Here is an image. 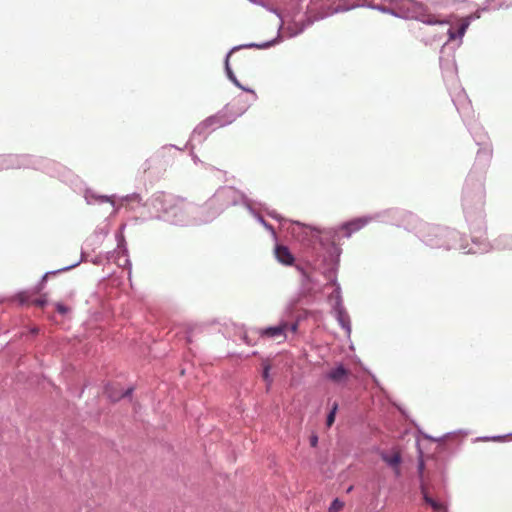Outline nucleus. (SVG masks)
<instances>
[{
	"mask_svg": "<svg viewBox=\"0 0 512 512\" xmlns=\"http://www.w3.org/2000/svg\"><path fill=\"white\" fill-rule=\"evenodd\" d=\"M55 307L56 310L61 314H65L69 311V308L63 305L62 303H56Z\"/></svg>",
	"mask_w": 512,
	"mask_h": 512,
	"instance_id": "2eb2a0df",
	"label": "nucleus"
},
{
	"mask_svg": "<svg viewBox=\"0 0 512 512\" xmlns=\"http://www.w3.org/2000/svg\"><path fill=\"white\" fill-rule=\"evenodd\" d=\"M382 460L395 470V474H400L399 464L401 463V455L398 451L392 454L381 453Z\"/></svg>",
	"mask_w": 512,
	"mask_h": 512,
	"instance_id": "6e6552de",
	"label": "nucleus"
},
{
	"mask_svg": "<svg viewBox=\"0 0 512 512\" xmlns=\"http://www.w3.org/2000/svg\"><path fill=\"white\" fill-rule=\"evenodd\" d=\"M449 37L451 40L455 39L456 38L455 32H453L452 30H449Z\"/></svg>",
	"mask_w": 512,
	"mask_h": 512,
	"instance_id": "6ab92c4d",
	"label": "nucleus"
},
{
	"mask_svg": "<svg viewBox=\"0 0 512 512\" xmlns=\"http://www.w3.org/2000/svg\"><path fill=\"white\" fill-rule=\"evenodd\" d=\"M343 507L344 503L339 499H335L329 508V512H339L343 509Z\"/></svg>",
	"mask_w": 512,
	"mask_h": 512,
	"instance_id": "9b49d317",
	"label": "nucleus"
},
{
	"mask_svg": "<svg viewBox=\"0 0 512 512\" xmlns=\"http://www.w3.org/2000/svg\"><path fill=\"white\" fill-rule=\"evenodd\" d=\"M421 491H422L425 503L428 504L429 506H431V508L435 512H447V508L443 503L434 500L432 497H430L428 495L426 488L423 484L421 486Z\"/></svg>",
	"mask_w": 512,
	"mask_h": 512,
	"instance_id": "1a4fd4ad",
	"label": "nucleus"
},
{
	"mask_svg": "<svg viewBox=\"0 0 512 512\" xmlns=\"http://www.w3.org/2000/svg\"><path fill=\"white\" fill-rule=\"evenodd\" d=\"M317 443H318V437L316 435H313L310 438V444L312 447H316Z\"/></svg>",
	"mask_w": 512,
	"mask_h": 512,
	"instance_id": "f3484780",
	"label": "nucleus"
},
{
	"mask_svg": "<svg viewBox=\"0 0 512 512\" xmlns=\"http://www.w3.org/2000/svg\"><path fill=\"white\" fill-rule=\"evenodd\" d=\"M226 70H227V73H228V76L229 78L240 88H242V86L240 85V83L238 82V80L233 76V73L232 71L230 70L229 66H228V59L226 60Z\"/></svg>",
	"mask_w": 512,
	"mask_h": 512,
	"instance_id": "ddd939ff",
	"label": "nucleus"
},
{
	"mask_svg": "<svg viewBox=\"0 0 512 512\" xmlns=\"http://www.w3.org/2000/svg\"><path fill=\"white\" fill-rule=\"evenodd\" d=\"M274 253H275L276 259L283 265H287V266L293 265L295 258L292 255V253L290 252L288 247L278 244L275 247Z\"/></svg>",
	"mask_w": 512,
	"mask_h": 512,
	"instance_id": "423d86ee",
	"label": "nucleus"
},
{
	"mask_svg": "<svg viewBox=\"0 0 512 512\" xmlns=\"http://www.w3.org/2000/svg\"><path fill=\"white\" fill-rule=\"evenodd\" d=\"M366 224V221L363 219H354L352 221H349L345 224H343L340 228L341 232H343V235L346 237H350L352 233L359 231L361 228H363Z\"/></svg>",
	"mask_w": 512,
	"mask_h": 512,
	"instance_id": "0eeeda50",
	"label": "nucleus"
},
{
	"mask_svg": "<svg viewBox=\"0 0 512 512\" xmlns=\"http://www.w3.org/2000/svg\"><path fill=\"white\" fill-rule=\"evenodd\" d=\"M396 7L405 18L416 19L429 25L447 23L430 14L424 4L415 0H399Z\"/></svg>",
	"mask_w": 512,
	"mask_h": 512,
	"instance_id": "f257e3e1",
	"label": "nucleus"
},
{
	"mask_svg": "<svg viewBox=\"0 0 512 512\" xmlns=\"http://www.w3.org/2000/svg\"><path fill=\"white\" fill-rule=\"evenodd\" d=\"M338 409V404L337 403H334L330 413L328 414L327 416V419H326V424L328 427H331L335 421V416H336V411Z\"/></svg>",
	"mask_w": 512,
	"mask_h": 512,
	"instance_id": "9d476101",
	"label": "nucleus"
},
{
	"mask_svg": "<svg viewBox=\"0 0 512 512\" xmlns=\"http://www.w3.org/2000/svg\"><path fill=\"white\" fill-rule=\"evenodd\" d=\"M298 329V323H292V324H289L288 323V330H290L291 332L295 333Z\"/></svg>",
	"mask_w": 512,
	"mask_h": 512,
	"instance_id": "dca6fc26",
	"label": "nucleus"
},
{
	"mask_svg": "<svg viewBox=\"0 0 512 512\" xmlns=\"http://www.w3.org/2000/svg\"><path fill=\"white\" fill-rule=\"evenodd\" d=\"M300 271L302 272L303 276H304L308 281H310V277H309V275H308L304 270H302V269H300Z\"/></svg>",
	"mask_w": 512,
	"mask_h": 512,
	"instance_id": "aec40b11",
	"label": "nucleus"
},
{
	"mask_svg": "<svg viewBox=\"0 0 512 512\" xmlns=\"http://www.w3.org/2000/svg\"><path fill=\"white\" fill-rule=\"evenodd\" d=\"M241 114L242 111H234V105L232 103H229L224 107L223 110L219 111L217 114L206 118L200 124V128L207 130L224 127L228 124H231Z\"/></svg>",
	"mask_w": 512,
	"mask_h": 512,
	"instance_id": "f03ea898",
	"label": "nucleus"
},
{
	"mask_svg": "<svg viewBox=\"0 0 512 512\" xmlns=\"http://www.w3.org/2000/svg\"><path fill=\"white\" fill-rule=\"evenodd\" d=\"M419 474L422 477L423 470H424V463L421 461L418 465Z\"/></svg>",
	"mask_w": 512,
	"mask_h": 512,
	"instance_id": "a211bd4d",
	"label": "nucleus"
},
{
	"mask_svg": "<svg viewBox=\"0 0 512 512\" xmlns=\"http://www.w3.org/2000/svg\"><path fill=\"white\" fill-rule=\"evenodd\" d=\"M288 329V323L282 322L278 326L268 327L260 330V335L262 337H268L278 340L279 342H283L286 339V332Z\"/></svg>",
	"mask_w": 512,
	"mask_h": 512,
	"instance_id": "39448f33",
	"label": "nucleus"
},
{
	"mask_svg": "<svg viewBox=\"0 0 512 512\" xmlns=\"http://www.w3.org/2000/svg\"><path fill=\"white\" fill-rule=\"evenodd\" d=\"M40 290L41 287H36L30 290L22 291L15 296V299L18 300L19 303L22 305L34 304L36 306L43 307L47 302L44 296H41L34 300L32 299L35 295H37L40 292Z\"/></svg>",
	"mask_w": 512,
	"mask_h": 512,
	"instance_id": "7ed1b4c3",
	"label": "nucleus"
},
{
	"mask_svg": "<svg viewBox=\"0 0 512 512\" xmlns=\"http://www.w3.org/2000/svg\"><path fill=\"white\" fill-rule=\"evenodd\" d=\"M270 369H271L270 364H265V365H264V368H263V373H262V377H263V379H264L268 384H270V383H271L270 374H269Z\"/></svg>",
	"mask_w": 512,
	"mask_h": 512,
	"instance_id": "f8f14e48",
	"label": "nucleus"
},
{
	"mask_svg": "<svg viewBox=\"0 0 512 512\" xmlns=\"http://www.w3.org/2000/svg\"><path fill=\"white\" fill-rule=\"evenodd\" d=\"M468 26H469V23H468V22H463V23L460 25V27L458 28L457 35H458L459 37L464 36V34H465V32H466V30H467Z\"/></svg>",
	"mask_w": 512,
	"mask_h": 512,
	"instance_id": "4468645a",
	"label": "nucleus"
},
{
	"mask_svg": "<svg viewBox=\"0 0 512 512\" xmlns=\"http://www.w3.org/2000/svg\"><path fill=\"white\" fill-rule=\"evenodd\" d=\"M351 376V371L343 365H337L326 373V378L337 385H345Z\"/></svg>",
	"mask_w": 512,
	"mask_h": 512,
	"instance_id": "20e7f679",
	"label": "nucleus"
}]
</instances>
